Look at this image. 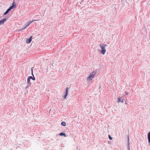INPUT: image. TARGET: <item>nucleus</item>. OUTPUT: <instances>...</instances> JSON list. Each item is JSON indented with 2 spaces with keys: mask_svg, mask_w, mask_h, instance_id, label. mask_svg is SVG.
I'll return each mask as SVG.
<instances>
[{
  "mask_svg": "<svg viewBox=\"0 0 150 150\" xmlns=\"http://www.w3.org/2000/svg\"><path fill=\"white\" fill-rule=\"evenodd\" d=\"M108 45L106 44H103V45H100V47L101 50L100 52V53L103 54H104L105 53L106 50L105 49L106 47Z\"/></svg>",
  "mask_w": 150,
  "mask_h": 150,
  "instance_id": "1",
  "label": "nucleus"
},
{
  "mask_svg": "<svg viewBox=\"0 0 150 150\" xmlns=\"http://www.w3.org/2000/svg\"><path fill=\"white\" fill-rule=\"evenodd\" d=\"M36 21V20H34L32 21H29L26 23L24 25V26L23 27V28H22L21 30H23L28 27L31 23H32L34 21Z\"/></svg>",
  "mask_w": 150,
  "mask_h": 150,
  "instance_id": "2",
  "label": "nucleus"
},
{
  "mask_svg": "<svg viewBox=\"0 0 150 150\" xmlns=\"http://www.w3.org/2000/svg\"><path fill=\"white\" fill-rule=\"evenodd\" d=\"M32 36H31L29 38L27 39L25 41L26 43L27 44H29L32 41Z\"/></svg>",
  "mask_w": 150,
  "mask_h": 150,
  "instance_id": "3",
  "label": "nucleus"
},
{
  "mask_svg": "<svg viewBox=\"0 0 150 150\" xmlns=\"http://www.w3.org/2000/svg\"><path fill=\"white\" fill-rule=\"evenodd\" d=\"M28 85L26 87V88H27L29 87L31 84V83L30 82V79L28 78L27 80Z\"/></svg>",
  "mask_w": 150,
  "mask_h": 150,
  "instance_id": "4",
  "label": "nucleus"
},
{
  "mask_svg": "<svg viewBox=\"0 0 150 150\" xmlns=\"http://www.w3.org/2000/svg\"><path fill=\"white\" fill-rule=\"evenodd\" d=\"M94 76V75L93 74H91V75H90L88 77L87 79L88 80H91Z\"/></svg>",
  "mask_w": 150,
  "mask_h": 150,
  "instance_id": "5",
  "label": "nucleus"
},
{
  "mask_svg": "<svg viewBox=\"0 0 150 150\" xmlns=\"http://www.w3.org/2000/svg\"><path fill=\"white\" fill-rule=\"evenodd\" d=\"M6 20V18H4L0 21V25L3 24Z\"/></svg>",
  "mask_w": 150,
  "mask_h": 150,
  "instance_id": "6",
  "label": "nucleus"
},
{
  "mask_svg": "<svg viewBox=\"0 0 150 150\" xmlns=\"http://www.w3.org/2000/svg\"><path fill=\"white\" fill-rule=\"evenodd\" d=\"M117 99L118 100V102H121L122 103L123 102V99H122L121 97H118L117 98Z\"/></svg>",
  "mask_w": 150,
  "mask_h": 150,
  "instance_id": "7",
  "label": "nucleus"
},
{
  "mask_svg": "<svg viewBox=\"0 0 150 150\" xmlns=\"http://www.w3.org/2000/svg\"><path fill=\"white\" fill-rule=\"evenodd\" d=\"M16 5L15 4H14V3H13L12 5L9 8H11V9L14 8H15L16 7Z\"/></svg>",
  "mask_w": 150,
  "mask_h": 150,
  "instance_id": "8",
  "label": "nucleus"
},
{
  "mask_svg": "<svg viewBox=\"0 0 150 150\" xmlns=\"http://www.w3.org/2000/svg\"><path fill=\"white\" fill-rule=\"evenodd\" d=\"M9 10H8V9H7L6 11L4 13V15H6V14H7L9 12Z\"/></svg>",
  "mask_w": 150,
  "mask_h": 150,
  "instance_id": "9",
  "label": "nucleus"
},
{
  "mask_svg": "<svg viewBox=\"0 0 150 150\" xmlns=\"http://www.w3.org/2000/svg\"><path fill=\"white\" fill-rule=\"evenodd\" d=\"M61 125L63 126H66V123L65 122L63 121L62 122Z\"/></svg>",
  "mask_w": 150,
  "mask_h": 150,
  "instance_id": "10",
  "label": "nucleus"
},
{
  "mask_svg": "<svg viewBox=\"0 0 150 150\" xmlns=\"http://www.w3.org/2000/svg\"><path fill=\"white\" fill-rule=\"evenodd\" d=\"M59 135L60 136H64L65 137H66V136L65 133H62V132H61V133H59Z\"/></svg>",
  "mask_w": 150,
  "mask_h": 150,
  "instance_id": "11",
  "label": "nucleus"
},
{
  "mask_svg": "<svg viewBox=\"0 0 150 150\" xmlns=\"http://www.w3.org/2000/svg\"><path fill=\"white\" fill-rule=\"evenodd\" d=\"M69 88H68L67 87V88L65 94H68V91H69Z\"/></svg>",
  "mask_w": 150,
  "mask_h": 150,
  "instance_id": "12",
  "label": "nucleus"
},
{
  "mask_svg": "<svg viewBox=\"0 0 150 150\" xmlns=\"http://www.w3.org/2000/svg\"><path fill=\"white\" fill-rule=\"evenodd\" d=\"M148 138H150V132H149L148 134Z\"/></svg>",
  "mask_w": 150,
  "mask_h": 150,
  "instance_id": "13",
  "label": "nucleus"
},
{
  "mask_svg": "<svg viewBox=\"0 0 150 150\" xmlns=\"http://www.w3.org/2000/svg\"><path fill=\"white\" fill-rule=\"evenodd\" d=\"M28 79H32V76H29V77H28Z\"/></svg>",
  "mask_w": 150,
  "mask_h": 150,
  "instance_id": "14",
  "label": "nucleus"
},
{
  "mask_svg": "<svg viewBox=\"0 0 150 150\" xmlns=\"http://www.w3.org/2000/svg\"><path fill=\"white\" fill-rule=\"evenodd\" d=\"M32 79L33 80V81H34V80H35V77H34V76H33V77H32Z\"/></svg>",
  "mask_w": 150,
  "mask_h": 150,
  "instance_id": "15",
  "label": "nucleus"
},
{
  "mask_svg": "<svg viewBox=\"0 0 150 150\" xmlns=\"http://www.w3.org/2000/svg\"><path fill=\"white\" fill-rule=\"evenodd\" d=\"M108 137H109V139H110V140H112V137H111V136H110V135H109V136H108Z\"/></svg>",
  "mask_w": 150,
  "mask_h": 150,
  "instance_id": "16",
  "label": "nucleus"
},
{
  "mask_svg": "<svg viewBox=\"0 0 150 150\" xmlns=\"http://www.w3.org/2000/svg\"><path fill=\"white\" fill-rule=\"evenodd\" d=\"M67 94H65L64 96V98H66V97L67 96Z\"/></svg>",
  "mask_w": 150,
  "mask_h": 150,
  "instance_id": "17",
  "label": "nucleus"
},
{
  "mask_svg": "<svg viewBox=\"0 0 150 150\" xmlns=\"http://www.w3.org/2000/svg\"><path fill=\"white\" fill-rule=\"evenodd\" d=\"M149 142L150 143V138H148Z\"/></svg>",
  "mask_w": 150,
  "mask_h": 150,
  "instance_id": "18",
  "label": "nucleus"
},
{
  "mask_svg": "<svg viewBox=\"0 0 150 150\" xmlns=\"http://www.w3.org/2000/svg\"><path fill=\"white\" fill-rule=\"evenodd\" d=\"M8 9V10H9V11H10L11 10V8H10L9 7V8Z\"/></svg>",
  "mask_w": 150,
  "mask_h": 150,
  "instance_id": "19",
  "label": "nucleus"
},
{
  "mask_svg": "<svg viewBox=\"0 0 150 150\" xmlns=\"http://www.w3.org/2000/svg\"><path fill=\"white\" fill-rule=\"evenodd\" d=\"M8 9V10H9V11H10L11 10V8H10L9 7V8Z\"/></svg>",
  "mask_w": 150,
  "mask_h": 150,
  "instance_id": "20",
  "label": "nucleus"
},
{
  "mask_svg": "<svg viewBox=\"0 0 150 150\" xmlns=\"http://www.w3.org/2000/svg\"><path fill=\"white\" fill-rule=\"evenodd\" d=\"M31 73H32V75L33 76H34L33 74V72H31Z\"/></svg>",
  "mask_w": 150,
  "mask_h": 150,
  "instance_id": "21",
  "label": "nucleus"
},
{
  "mask_svg": "<svg viewBox=\"0 0 150 150\" xmlns=\"http://www.w3.org/2000/svg\"><path fill=\"white\" fill-rule=\"evenodd\" d=\"M100 90H101L100 88H99V91H100Z\"/></svg>",
  "mask_w": 150,
  "mask_h": 150,
  "instance_id": "22",
  "label": "nucleus"
},
{
  "mask_svg": "<svg viewBox=\"0 0 150 150\" xmlns=\"http://www.w3.org/2000/svg\"><path fill=\"white\" fill-rule=\"evenodd\" d=\"M31 72H33V69H32H32H31Z\"/></svg>",
  "mask_w": 150,
  "mask_h": 150,
  "instance_id": "23",
  "label": "nucleus"
},
{
  "mask_svg": "<svg viewBox=\"0 0 150 150\" xmlns=\"http://www.w3.org/2000/svg\"><path fill=\"white\" fill-rule=\"evenodd\" d=\"M126 94H128V92L127 93L126 91Z\"/></svg>",
  "mask_w": 150,
  "mask_h": 150,
  "instance_id": "24",
  "label": "nucleus"
}]
</instances>
